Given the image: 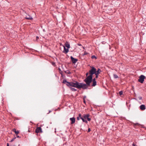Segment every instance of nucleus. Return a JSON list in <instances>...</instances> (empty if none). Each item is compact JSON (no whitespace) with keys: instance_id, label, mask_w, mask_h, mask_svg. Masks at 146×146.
<instances>
[{"instance_id":"37","label":"nucleus","mask_w":146,"mask_h":146,"mask_svg":"<svg viewBox=\"0 0 146 146\" xmlns=\"http://www.w3.org/2000/svg\"><path fill=\"white\" fill-rule=\"evenodd\" d=\"M55 132L56 133V128H55Z\"/></svg>"},{"instance_id":"3","label":"nucleus","mask_w":146,"mask_h":146,"mask_svg":"<svg viewBox=\"0 0 146 146\" xmlns=\"http://www.w3.org/2000/svg\"><path fill=\"white\" fill-rule=\"evenodd\" d=\"M96 70V69L94 67H92L91 69L89 71V74H90L89 76H92L94 74H95Z\"/></svg>"},{"instance_id":"6","label":"nucleus","mask_w":146,"mask_h":146,"mask_svg":"<svg viewBox=\"0 0 146 146\" xmlns=\"http://www.w3.org/2000/svg\"><path fill=\"white\" fill-rule=\"evenodd\" d=\"M70 59L72 62L74 64H75L78 60L77 59L74 58L72 56H70Z\"/></svg>"},{"instance_id":"34","label":"nucleus","mask_w":146,"mask_h":146,"mask_svg":"<svg viewBox=\"0 0 146 146\" xmlns=\"http://www.w3.org/2000/svg\"><path fill=\"white\" fill-rule=\"evenodd\" d=\"M79 117H81V115L80 114H79Z\"/></svg>"},{"instance_id":"30","label":"nucleus","mask_w":146,"mask_h":146,"mask_svg":"<svg viewBox=\"0 0 146 146\" xmlns=\"http://www.w3.org/2000/svg\"><path fill=\"white\" fill-rule=\"evenodd\" d=\"M77 119L78 120H79V117H77Z\"/></svg>"},{"instance_id":"5","label":"nucleus","mask_w":146,"mask_h":146,"mask_svg":"<svg viewBox=\"0 0 146 146\" xmlns=\"http://www.w3.org/2000/svg\"><path fill=\"white\" fill-rule=\"evenodd\" d=\"M102 72V71L100 70V68H98L97 70H96V72L95 74L96 76V78H97L98 77L99 74L100 73V72Z\"/></svg>"},{"instance_id":"40","label":"nucleus","mask_w":146,"mask_h":146,"mask_svg":"<svg viewBox=\"0 0 146 146\" xmlns=\"http://www.w3.org/2000/svg\"><path fill=\"white\" fill-rule=\"evenodd\" d=\"M36 38H38V36H36Z\"/></svg>"},{"instance_id":"15","label":"nucleus","mask_w":146,"mask_h":146,"mask_svg":"<svg viewBox=\"0 0 146 146\" xmlns=\"http://www.w3.org/2000/svg\"><path fill=\"white\" fill-rule=\"evenodd\" d=\"M13 131L17 134H18L19 133V131L18 130L16 131L15 129H13Z\"/></svg>"},{"instance_id":"11","label":"nucleus","mask_w":146,"mask_h":146,"mask_svg":"<svg viewBox=\"0 0 146 146\" xmlns=\"http://www.w3.org/2000/svg\"><path fill=\"white\" fill-rule=\"evenodd\" d=\"M64 50L63 51V52L65 53L66 54L69 51V48H66L64 46Z\"/></svg>"},{"instance_id":"16","label":"nucleus","mask_w":146,"mask_h":146,"mask_svg":"<svg viewBox=\"0 0 146 146\" xmlns=\"http://www.w3.org/2000/svg\"><path fill=\"white\" fill-rule=\"evenodd\" d=\"M80 118L82 119L83 122H85L86 123H88L87 121L85 120L84 118L82 117H80Z\"/></svg>"},{"instance_id":"27","label":"nucleus","mask_w":146,"mask_h":146,"mask_svg":"<svg viewBox=\"0 0 146 146\" xmlns=\"http://www.w3.org/2000/svg\"><path fill=\"white\" fill-rule=\"evenodd\" d=\"M91 131V129L90 128H88V132H89L90 131Z\"/></svg>"},{"instance_id":"32","label":"nucleus","mask_w":146,"mask_h":146,"mask_svg":"<svg viewBox=\"0 0 146 146\" xmlns=\"http://www.w3.org/2000/svg\"><path fill=\"white\" fill-rule=\"evenodd\" d=\"M17 138H20V137H19V136H18V135L17 136Z\"/></svg>"},{"instance_id":"21","label":"nucleus","mask_w":146,"mask_h":146,"mask_svg":"<svg viewBox=\"0 0 146 146\" xmlns=\"http://www.w3.org/2000/svg\"><path fill=\"white\" fill-rule=\"evenodd\" d=\"M91 58L92 59H96V57L95 55L92 56L91 57Z\"/></svg>"},{"instance_id":"38","label":"nucleus","mask_w":146,"mask_h":146,"mask_svg":"<svg viewBox=\"0 0 146 146\" xmlns=\"http://www.w3.org/2000/svg\"><path fill=\"white\" fill-rule=\"evenodd\" d=\"M78 45H79V46H81V44H78Z\"/></svg>"},{"instance_id":"33","label":"nucleus","mask_w":146,"mask_h":146,"mask_svg":"<svg viewBox=\"0 0 146 146\" xmlns=\"http://www.w3.org/2000/svg\"><path fill=\"white\" fill-rule=\"evenodd\" d=\"M7 146H9V143H7Z\"/></svg>"},{"instance_id":"24","label":"nucleus","mask_w":146,"mask_h":146,"mask_svg":"<svg viewBox=\"0 0 146 146\" xmlns=\"http://www.w3.org/2000/svg\"><path fill=\"white\" fill-rule=\"evenodd\" d=\"M123 92L122 91H120L119 92V94L120 95H122L123 94Z\"/></svg>"},{"instance_id":"31","label":"nucleus","mask_w":146,"mask_h":146,"mask_svg":"<svg viewBox=\"0 0 146 146\" xmlns=\"http://www.w3.org/2000/svg\"><path fill=\"white\" fill-rule=\"evenodd\" d=\"M86 98V96H84V97L83 99H85V98Z\"/></svg>"},{"instance_id":"13","label":"nucleus","mask_w":146,"mask_h":146,"mask_svg":"<svg viewBox=\"0 0 146 146\" xmlns=\"http://www.w3.org/2000/svg\"><path fill=\"white\" fill-rule=\"evenodd\" d=\"M65 46L67 48H70V45L69 42L67 41L65 43Z\"/></svg>"},{"instance_id":"12","label":"nucleus","mask_w":146,"mask_h":146,"mask_svg":"<svg viewBox=\"0 0 146 146\" xmlns=\"http://www.w3.org/2000/svg\"><path fill=\"white\" fill-rule=\"evenodd\" d=\"M70 121H71V124H73L74 123L75 121V119L74 117H73L72 118H70Z\"/></svg>"},{"instance_id":"26","label":"nucleus","mask_w":146,"mask_h":146,"mask_svg":"<svg viewBox=\"0 0 146 146\" xmlns=\"http://www.w3.org/2000/svg\"><path fill=\"white\" fill-rule=\"evenodd\" d=\"M93 82H95V81H96V79L95 78H94V79H92V81Z\"/></svg>"},{"instance_id":"20","label":"nucleus","mask_w":146,"mask_h":146,"mask_svg":"<svg viewBox=\"0 0 146 146\" xmlns=\"http://www.w3.org/2000/svg\"><path fill=\"white\" fill-rule=\"evenodd\" d=\"M65 72L67 74H70L71 73L70 72L69 70H66V71H65Z\"/></svg>"},{"instance_id":"1","label":"nucleus","mask_w":146,"mask_h":146,"mask_svg":"<svg viewBox=\"0 0 146 146\" xmlns=\"http://www.w3.org/2000/svg\"><path fill=\"white\" fill-rule=\"evenodd\" d=\"M62 83L66 84V85L68 87H72L78 89H83V86L82 83H79L76 81H74L73 82H69L65 79L63 80Z\"/></svg>"},{"instance_id":"35","label":"nucleus","mask_w":146,"mask_h":146,"mask_svg":"<svg viewBox=\"0 0 146 146\" xmlns=\"http://www.w3.org/2000/svg\"><path fill=\"white\" fill-rule=\"evenodd\" d=\"M88 73L87 72L86 74V76H87L88 75Z\"/></svg>"},{"instance_id":"7","label":"nucleus","mask_w":146,"mask_h":146,"mask_svg":"<svg viewBox=\"0 0 146 146\" xmlns=\"http://www.w3.org/2000/svg\"><path fill=\"white\" fill-rule=\"evenodd\" d=\"M42 132V129L40 127H37L35 130V132L36 133Z\"/></svg>"},{"instance_id":"29","label":"nucleus","mask_w":146,"mask_h":146,"mask_svg":"<svg viewBox=\"0 0 146 146\" xmlns=\"http://www.w3.org/2000/svg\"><path fill=\"white\" fill-rule=\"evenodd\" d=\"M83 100H84V103H85V104H86V101L85 100V99H83Z\"/></svg>"},{"instance_id":"8","label":"nucleus","mask_w":146,"mask_h":146,"mask_svg":"<svg viewBox=\"0 0 146 146\" xmlns=\"http://www.w3.org/2000/svg\"><path fill=\"white\" fill-rule=\"evenodd\" d=\"M25 18L29 20H32L33 19V17L29 15H27L25 16Z\"/></svg>"},{"instance_id":"4","label":"nucleus","mask_w":146,"mask_h":146,"mask_svg":"<svg viewBox=\"0 0 146 146\" xmlns=\"http://www.w3.org/2000/svg\"><path fill=\"white\" fill-rule=\"evenodd\" d=\"M145 78V76L143 75H141L139 77V78L138 80L139 82L141 83L143 82L144 79Z\"/></svg>"},{"instance_id":"19","label":"nucleus","mask_w":146,"mask_h":146,"mask_svg":"<svg viewBox=\"0 0 146 146\" xmlns=\"http://www.w3.org/2000/svg\"><path fill=\"white\" fill-rule=\"evenodd\" d=\"M113 76L114 78L115 79L117 78H118V76L117 75L115 74H113Z\"/></svg>"},{"instance_id":"14","label":"nucleus","mask_w":146,"mask_h":146,"mask_svg":"<svg viewBox=\"0 0 146 146\" xmlns=\"http://www.w3.org/2000/svg\"><path fill=\"white\" fill-rule=\"evenodd\" d=\"M70 89L72 91H73L74 92H75L77 91V89L74 88H72L71 87H70Z\"/></svg>"},{"instance_id":"25","label":"nucleus","mask_w":146,"mask_h":146,"mask_svg":"<svg viewBox=\"0 0 146 146\" xmlns=\"http://www.w3.org/2000/svg\"><path fill=\"white\" fill-rule=\"evenodd\" d=\"M138 98L139 100H141L142 99V97H138Z\"/></svg>"},{"instance_id":"36","label":"nucleus","mask_w":146,"mask_h":146,"mask_svg":"<svg viewBox=\"0 0 146 146\" xmlns=\"http://www.w3.org/2000/svg\"><path fill=\"white\" fill-rule=\"evenodd\" d=\"M43 31L44 32H45V30L44 29L43 30Z\"/></svg>"},{"instance_id":"17","label":"nucleus","mask_w":146,"mask_h":146,"mask_svg":"<svg viewBox=\"0 0 146 146\" xmlns=\"http://www.w3.org/2000/svg\"><path fill=\"white\" fill-rule=\"evenodd\" d=\"M97 82L96 81L93 82V84L92 85V86H95L96 85Z\"/></svg>"},{"instance_id":"22","label":"nucleus","mask_w":146,"mask_h":146,"mask_svg":"<svg viewBox=\"0 0 146 146\" xmlns=\"http://www.w3.org/2000/svg\"><path fill=\"white\" fill-rule=\"evenodd\" d=\"M88 53L86 52V51H84V54H83V56H84L88 54Z\"/></svg>"},{"instance_id":"28","label":"nucleus","mask_w":146,"mask_h":146,"mask_svg":"<svg viewBox=\"0 0 146 146\" xmlns=\"http://www.w3.org/2000/svg\"><path fill=\"white\" fill-rule=\"evenodd\" d=\"M132 146H136L134 143H133L132 144Z\"/></svg>"},{"instance_id":"39","label":"nucleus","mask_w":146,"mask_h":146,"mask_svg":"<svg viewBox=\"0 0 146 146\" xmlns=\"http://www.w3.org/2000/svg\"><path fill=\"white\" fill-rule=\"evenodd\" d=\"M50 112H51V111H49V113H50Z\"/></svg>"},{"instance_id":"2","label":"nucleus","mask_w":146,"mask_h":146,"mask_svg":"<svg viewBox=\"0 0 146 146\" xmlns=\"http://www.w3.org/2000/svg\"><path fill=\"white\" fill-rule=\"evenodd\" d=\"M92 81V76H89L84 79V81L85 82L86 84L81 83L83 86V89L84 90L87 89L88 87L90 86V83Z\"/></svg>"},{"instance_id":"9","label":"nucleus","mask_w":146,"mask_h":146,"mask_svg":"<svg viewBox=\"0 0 146 146\" xmlns=\"http://www.w3.org/2000/svg\"><path fill=\"white\" fill-rule=\"evenodd\" d=\"M90 116V115L89 114H87L86 115H85L84 116V118L85 119H87V120L89 121H90L91 120V119L90 118H89V117Z\"/></svg>"},{"instance_id":"10","label":"nucleus","mask_w":146,"mask_h":146,"mask_svg":"<svg viewBox=\"0 0 146 146\" xmlns=\"http://www.w3.org/2000/svg\"><path fill=\"white\" fill-rule=\"evenodd\" d=\"M140 109L142 110H144L146 109L145 106L144 105L142 104L141 105L140 107Z\"/></svg>"},{"instance_id":"23","label":"nucleus","mask_w":146,"mask_h":146,"mask_svg":"<svg viewBox=\"0 0 146 146\" xmlns=\"http://www.w3.org/2000/svg\"><path fill=\"white\" fill-rule=\"evenodd\" d=\"M16 138V137H15L14 138H13L11 141L10 142H13V141Z\"/></svg>"},{"instance_id":"18","label":"nucleus","mask_w":146,"mask_h":146,"mask_svg":"<svg viewBox=\"0 0 146 146\" xmlns=\"http://www.w3.org/2000/svg\"><path fill=\"white\" fill-rule=\"evenodd\" d=\"M58 70L59 71V73H60L62 75V71L61 70V69L60 68H59L58 69Z\"/></svg>"}]
</instances>
